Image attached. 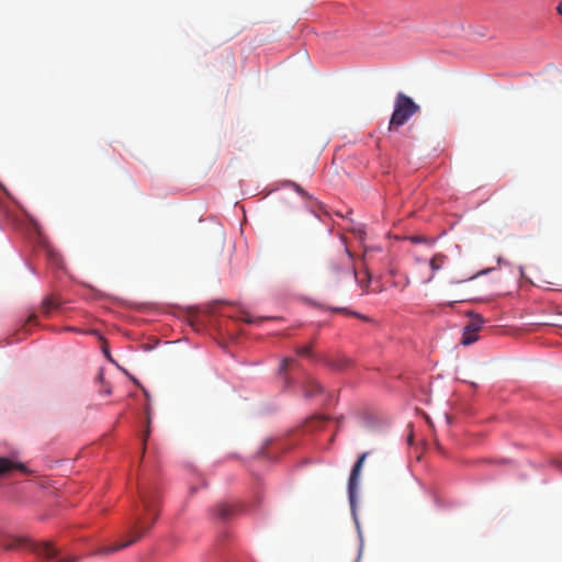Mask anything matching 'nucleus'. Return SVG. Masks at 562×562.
Wrapping results in <instances>:
<instances>
[{"instance_id":"f257e3e1","label":"nucleus","mask_w":562,"mask_h":562,"mask_svg":"<svg viewBox=\"0 0 562 562\" xmlns=\"http://www.w3.org/2000/svg\"><path fill=\"white\" fill-rule=\"evenodd\" d=\"M140 498L143 503L144 515L136 517L134 525L131 529L132 538L113 546L101 547L100 549L93 552L94 555L105 557L114 552H117L133 544L135 541L144 537L149 531V529L155 524L158 517V505L156 496L151 492H142Z\"/></svg>"},{"instance_id":"f03ea898","label":"nucleus","mask_w":562,"mask_h":562,"mask_svg":"<svg viewBox=\"0 0 562 562\" xmlns=\"http://www.w3.org/2000/svg\"><path fill=\"white\" fill-rule=\"evenodd\" d=\"M322 279L327 286L335 288L356 279L353 259L348 249L328 257L323 265Z\"/></svg>"},{"instance_id":"7ed1b4c3","label":"nucleus","mask_w":562,"mask_h":562,"mask_svg":"<svg viewBox=\"0 0 562 562\" xmlns=\"http://www.w3.org/2000/svg\"><path fill=\"white\" fill-rule=\"evenodd\" d=\"M419 111V105L412 98L398 92L395 99L394 111L390 120L389 130L404 125L409 117Z\"/></svg>"},{"instance_id":"20e7f679","label":"nucleus","mask_w":562,"mask_h":562,"mask_svg":"<svg viewBox=\"0 0 562 562\" xmlns=\"http://www.w3.org/2000/svg\"><path fill=\"white\" fill-rule=\"evenodd\" d=\"M30 549L43 562H76L79 557L75 554L60 555L54 543L45 541L40 543H31Z\"/></svg>"},{"instance_id":"39448f33","label":"nucleus","mask_w":562,"mask_h":562,"mask_svg":"<svg viewBox=\"0 0 562 562\" xmlns=\"http://www.w3.org/2000/svg\"><path fill=\"white\" fill-rule=\"evenodd\" d=\"M368 456V451L361 453L350 472V476L348 480V497L352 508L355 507L356 504L357 490L359 486L362 467Z\"/></svg>"},{"instance_id":"423d86ee","label":"nucleus","mask_w":562,"mask_h":562,"mask_svg":"<svg viewBox=\"0 0 562 562\" xmlns=\"http://www.w3.org/2000/svg\"><path fill=\"white\" fill-rule=\"evenodd\" d=\"M214 510H215L216 516L220 519L226 520L233 515L235 509L232 505H229L227 503H221L215 507Z\"/></svg>"},{"instance_id":"0eeeda50","label":"nucleus","mask_w":562,"mask_h":562,"mask_svg":"<svg viewBox=\"0 0 562 562\" xmlns=\"http://www.w3.org/2000/svg\"><path fill=\"white\" fill-rule=\"evenodd\" d=\"M59 305L60 301L56 296H47L42 303V311L44 314L48 315L53 310H56Z\"/></svg>"},{"instance_id":"6e6552de","label":"nucleus","mask_w":562,"mask_h":562,"mask_svg":"<svg viewBox=\"0 0 562 562\" xmlns=\"http://www.w3.org/2000/svg\"><path fill=\"white\" fill-rule=\"evenodd\" d=\"M12 469H20V470H22V469H24V465L21 464V463H13L8 458H0V474H4V473L9 472Z\"/></svg>"},{"instance_id":"1a4fd4ad","label":"nucleus","mask_w":562,"mask_h":562,"mask_svg":"<svg viewBox=\"0 0 562 562\" xmlns=\"http://www.w3.org/2000/svg\"><path fill=\"white\" fill-rule=\"evenodd\" d=\"M479 339L477 331H472L467 326L463 329L461 344L464 346H469L473 342H475Z\"/></svg>"},{"instance_id":"9d476101","label":"nucleus","mask_w":562,"mask_h":562,"mask_svg":"<svg viewBox=\"0 0 562 562\" xmlns=\"http://www.w3.org/2000/svg\"><path fill=\"white\" fill-rule=\"evenodd\" d=\"M470 315V322L467 325L468 328H470L472 331H479L484 323V319L479 314H469Z\"/></svg>"},{"instance_id":"9b49d317","label":"nucleus","mask_w":562,"mask_h":562,"mask_svg":"<svg viewBox=\"0 0 562 562\" xmlns=\"http://www.w3.org/2000/svg\"><path fill=\"white\" fill-rule=\"evenodd\" d=\"M321 392V386L314 380H308L304 386V395L306 397H312L315 394Z\"/></svg>"},{"instance_id":"f8f14e48","label":"nucleus","mask_w":562,"mask_h":562,"mask_svg":"<svg viewBox=\"0 0 562 562\" xmlns=\"http://www.w3.org/2000/svg\"><path fill=\"white\" fill-rule=\"evenodd\" d=\"M447 257L442 254L435 255L430 260V268L432 271H438L445 265Z\"/></svg>"},{"instance_id":"ddd939ff","label":"nucleus","mask_w":562,"mask_h":562,"mask_svg":"<svg viewBox=\"0 0 562 562\" xmlns=\"http://www.w3.org/2000/svg\"><path fill=\"white\" fill-rule=\"evenodd\" d=\"M331 311L336 312V313H345L347 315H351V316L358 317V318L363 319V321L368 319L364 315H362L360 313H357V312L348 311L345 307H335V308H331Z\"/></svg>"},{"instance_id":"4468645a","label":"nucleus","mask_w":562,"mask_h":562,"mask_svg":"<svg viewBox=\"0 0 562 562\" xmlns=\"http://www.w3.org/2000/svg\"><path fill=\"white\" fill-rule=\"evenodd\" d=\"M27 540L24 538H14L9 543L5 544L7 550H13L19 548L20 546L26 543Z\"/></svg>"},{"instance_id":"2eb2a0df","label":"nucleus","mask_w":562,"mask_h":562,"mask_svg":"<svg viewBox=\"0 0 562 562\" xmlns=\"http://www.w3.org/2000/svg\"><path fill=\"white\" fill-rule=\"evenodd\" d=\"M145 413H146V419H147V428H146L145 436L143 438V442L144 443H145L147 437L149 436V424H150V408H149V406H146Z\"/></svg>"},{"instance_id":"dca6fc26","label":"nucleus","mask_w":562,"mask_h":562,"mask_svg":"<svg viewBox=\"0 0 562 562\" xmlns=\"http://www.w3.org/2000/svg\"><path fill=\"white\" fill-rule=\"evenodd\" d=\"M292 363H295V360L292 359V358H285L282 360L281 364H280V371H285L288 370L289 366L292 364Z\"/></svg>"},{"instance_id":"f3484780","label":"nucleus","mask_w":562,"mask_h":562,"mask_svg":"<svg viewBox=\"0 0 562 562\" xmlns=\"http://www.w3.org/2000/svg\"><path fill=\"white\" fill-rule=\"evenodd\" d=\"M311 346H304L302 348H299L296 350V352L300 355V356H303V357H308L311 355Z\"/></svg>"},{"instance_id":"a211bd4d","label":"nucleus","mask_w":562,"mask_h":562,"mask_svg":"<svg viewBox=\"0 0 562 562\" xmlns=\"http://www.w3.org/2000/svg\"><path fill=\"white\" fill-rule=\"evenodd\" d=\"M348 361L345 360L342 363H334V362H330L329 366L334 369H337V370H340L342 368H345L347 366Z\"/></svg>"},{"instance_id":"6ab92c4d","label":"nucleus","mask_w":562,"mask_h":562,"mask_svg":"<svg viewBox=\"0 0 562 562\" xmlns=\"http://www.w3.org/2000/svg\"><path fill=\"white\" fill-rule=\"evenodd\" d=\"M36 321V315L35 314H31L23 323V327L31 324V323H34Z\"/></svg>"},{"instance_id":"aec40b11","label":"nucleus","mask_w":562,"mask_h":562,"mask_svg":"<svg viewBox=\"0 0 562 562\" xmlns=\"http://www.w3.org/2000/svg\"><path fill=\"white\" fill-rule=\"evenodd\" d=\"M409 239L415 243V244H418V243H423V241H426L427 239L423 236H413V237H409Z\"/></svg>"},{"instance_id":"412c9836","label":"nucleus","mask_w":562,"mask_h":562,"mask_svg":"<svg viewBox=\"0 0 562 562\" xmlns=\"http://www.w3.org/2000/svg\"><path fill=\"white\" fill-rule=\"evenodd\" d=\"M243 319H244V322L249 323V324L255 322L254 318L248 314L245 315V317Z\"/></svg>"},{"instance_id":"4be33fe9","label":"nucleus","mask_w":562,"mask_h":562,"mask_svg":"<svg viewBox=\"0 0 562 562\" xmlns=\"http://www.w3.org/2000/svg\"><path fill=\"white\" fill-rule=\"evenodd\" d=\"M292 186L295 188V190H296L297 192H300V193H304L303 189H302L299 184H296V183H292Z\"/></svg>"},{"instance_id":"5701e85b","label":"nucleus","mask_w":562,"mask_h":562,"mask_svg":"<svg viewBox=\"0 0 562 562\" xmlns=\"http://www.w3.org/2000/svg\"><path fill=\"white\" fill-rule=\"evenodd\" d=\"M557 12L562 15V3L557 7Z\"/></svg>"},{"instance_id":"b1692460","label":"nucleus","mask_w":562,"mask_h":562,"mask_svg":"<svg viewBox=\"0 0 562 562\" xmlns=\"http://www.w3.org/2000/svg\"><path fill=\"white\" fill-rule=\"evenodd\" d=\"M557 464H558L559 467H562V458H561L560 460H557Z\"/></svg>"}]
</instances>
